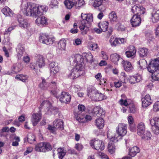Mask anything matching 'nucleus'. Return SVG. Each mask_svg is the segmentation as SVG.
Instances as JSON below:
<instances>
[{"label": "nucleus", "mask_w": 159, "mask_h": 159, "mask_svg": "<svg viewBox=\"0 0 159 159\" xmlns=\"http://www.w3.org/2000/svg\"><path fill=\"white\" fill-rule=\"evenodd\" d=\"M141 136L142 139L145 140H149L151 139V134L149 131H146L142 135H140Z\"/></svg>", "instance_id": "nucleus-45"}, {"label": "nucleus", "mask_w": 159, "mask_h": 159, "mask_svg": "<svg viewBox=\"0 0 159 159\" xmlns=\"http://www.w3.org/2000/svg\"><path fill=\"white\" fill-rule=\"evenodd\" d=\"M39 40L41 43L46 44H52L54 41V38H50L46 34L43 33L40 34Z\"/></svg>", "instance_id": "nucleus-9"}, {"label": "nucleus", "mask_w": 159, "mask_h": 159, "mask_svg": "<svg viewBox=\"0 0 159 159\" xmlns=\"http://www.w3.org/2000/svg\"><path fill=\"white\" fill-rule=\"evenodd\" d=\"M71 99L70 94L66 92H62L59 96V100L61 103H68L70 102Z\"/></svg>", "instance_id": "nucleus-10"}, {"label": "nucleus", "mask_w": 159, "mask_h": 159, "mask_svg": "<svg viewBox=\"0 0 159 159\" xmlns=\"http://www.w3.org/2000/svg\"><path fill=\"white\" fill-rule=\"evenodd\" d=\"M153 110L155 111H159V101L156 102L153 105Z\"/></svg>", "instance_id": "nucleus-61"}, {"label": "nucleus", "mask_w": 159, "mask_h": 159, "mask_svg": "<svg viewBox=\"0 0 159 159\" xmlns=\"http://www.w3.org/2000/svg\"><path fill=\"white\" fill-rule=\"evenodd\" d=\"M139 53L140 57H145L148 55V49L145 48H140L139 49Z\"/></svg>", "instance_id": "nucleus-38"}, {"label": "nucleus", "mask_w": 159, "mask_h": 159, "mask_svg": "<svg viewBox=\"0 0 159 159\" xmlns=\"http://www.w3.org/2000/svg\"><path fill=\"white\" fill-rule=\"evenodd\" d=\"M101 56L102 57V58L105 60H107L108 59V56L106 53L103 51L101 52Z\"/></svg>", "instance_id": "nucleus-62"}, {"label": "nucleus", "mask_w": 159, "mask_h": 159, "mask_svg": "<svg viewBox=\"0 0 159 159\" xmlns=\"http://www.w3.org/2000/svg\"><path fill=\"white\" fill-rule=\"evenodd\" d=\"M131 11L133 13H136V15H140L145 13V9L143 6L137 4L132 7Z\"/></svg>", "instance_id": "nucleus-12"}, {"label": "nucleus", "mask_w": 159, "mask_h": 159, "mask_svg": "<svg viewBox=\"0 0 159 159\" xmlns=\"http://www.w3.org/2000/svg\"><path fill=\"white\" fill-rule=\"evenodd\" d=\"M76 118L79 122L83 123L85 122L84 117L82 116H78Z\"/></svg>", "instance_id": "nucleus-60"}, {"label": "nucleus", "mask_w": 159, "mask_h": 159, "mask_svg": "<svg viewBox=\"0 0 159 159\" xmlns=\"http://www.w3.org/2000/svg\"><path fill=\"white\" fill-rule=\"evenodd\" d=\"M83 55L85 58L87 62L92 63L93 61V56L90 52L83 53Z\"/></svg>", "instance_id": "nucleus-36"}, {"label": "nucleus", "mask_w": 159, "mask_h": 159, "mask_svg": "<svg viewBox=\"0 0 159 159\" xmlns=\"http://www.w3.org/2000/svg\"><path fill=\"white\" fill-rule=\"evenodd\" d=\"M138 63L141 69H144L147 66V61L144 59H142L140 60L138 62Z\"/></svg>", "instance_id": "nucleus-48"}, {"label": "nucleus", "mask_w": 159, "mask_h": 159, "mask_svg": "<svg viewBox=\"0 0 159 159\" xmlns=\"http://www.w3.org/2000/svg\"><path fill=\"white\" fill-rule=\"evenodd\" d=\"M85 4L84 0H75V7L76 9L79 8Z\"/></svg>", "instance_id": "nucleus-42"}, {"label": "nucleus", "mask_w": 159, "mask_h": 159, "mask_svg": "<svg viewBox=\"0 0 159 159\" xmlns=\"http://www.w3.org/2000/svg\"><path fill=\"white\" fill-rule=\"evenodd\" d=\"M57 151L58 158L60 159H62L66 153L65 148L64 147H60L57 149Z\"/></svg>", "instance_id": "nucleus-24"}, {"label": "nucleus", "mask_w": 159, "mask_h": 159, "mask_svg": "<svg viewBox=\"0 0 159 159\" xmlns=\"http://www.w3.org/2000/svg\"><path fill=\"white\" fill-rule=\"evenodd\" d=\"M120 58V56L116 53L112 54L110 56V59L111 61L115 64H117V61Z\"/></svg>", "instance_id": "nucleus-41"}, {"label": "nucleus", "mask_w": 159, "mask_h": 159, "mask_svg": "<svg viewBox=\"0 0 159 159\" xmlns=\"http://www.w3.org/2000/svg\"><path fill=\"white\" fill-rule=\"evenodd\" d=\"M16 25H13L9 27L7 29H6L4 32V34H9L10 32L13 29H14Z\"/></svg>", "instance_id": "nucleus-58"}, {"label": "nucleus", "mask_w": 159, "mask_h": 159, "mask_svg": "<svg viewBox=\"0 0 159 159\" xmlns=\"http://www.w3.org/2000/svg\"><path fill=\"white\" fill-rule=\"evenodd\" d=\"M116 134H114L112 132L108 130L107 133V138L110 141L116 142L121 139L122 137L124 136L126 134L127 126L124 123H120L116 128Z\"/></svg>", "instance_id": "nucleus-2"}, {"label": "nucleus", "mask_w": 159, "mask_h": 159, "mask_svg": "<svg viewBox=\"0 0 159 159\" xmlns=\"http://www.w3.org/2000/svg\"><path fill=\"white\" fill-rule=\"evenodd\" d=\"M120 79L124 83H126L128 82V77L127 75L124 72H122L120 74Z\"/></svg>", "instance_id": "nucleus-47"}, {"label": "nucleus", "mask_w": 159, "mask_h": 159, "mask_svg": "<svg viewBox=\"0 0 159 159\" xmlns=\"http://www.w3.org/2000/svg\"><path fill=\"white\" fill-rule=\"evenodd\" d=\"M136 50L133 46H129L126 49V56L128 58H133L135 55Z\"/></svg>", "instance_id": "nucleus-13"}, {"label": "nucleus", "mask_w": 159, "mask_h": 159, "mask_svg": "<svg viewBox=\"0 0 159 159\" xmlns=\"http://www.w3.org/2000/svg\"><path fill=\"white\" fill-rule=\"evenodd\" d=\"M41 113H34L32 116L31 122L34 126H35L39 122L41 119Z\"/></svg>", "instance_id": "nucleus-19"}, {"label": "nucleus", "mask_w": 159, "mask_h": 159, "mask_svg": "<svg viewBox=\"0 0 159 159\" xmlns=\"http://www.w3.org/2000/svg\"><path fill=\"white\" fill-rule=\"evenodd\" d=\"M28 77L27 75L22 74L17 75L16 78L18 79L23 82H25L27 80Z\"/></svg>", "instance_id": "nucleus-51"}, {"label": "nucleus", "mask_w": 159, "mask_h": 159, "mask_svg": "<svg viewBox=\"0 0 159 159\" xmlns=\"http://www.w3.org/2000/svg\"><path fill=\"white\" fill-rule=\"evenodd\" d=\"M75 148L78 151H80L83 149V147L81 144L77 143L75 144Z\"/></svg>", "instance_id": "nucleus-64"}, {"label": "nucleus", "mask_w": 159, "mask_h": 159, "mask_svg": "<svg viewBox=\"0 0 159 159\" xmlns=\"http://www.w3.org/2000/svg\"><path fill=\"white\" fill-rule=\"evenodd\" d=\"M2 12L7 16H11L12 15L11 10L7 7H5L2 10Z\"/></svg>", "instance_id": "nucleus-40"}, {"label": "nucleus", "mask_w": 159, "mask_h": 159, "mask_svg": "<svg viewBox=\"0 0 159 159\" xmlns=\"http://www.w3.org/2000/svg\"><path fill=\"white\" fill-rule=\"evenodd\" d=\"M95 123L98 128L102 129L104 126V120L102 118H98L95 120Z\"/></svg>", "instance_id": "nucleus-32"}, {"label": "nucleus", "mask_w": 159, "mask_h": 159, "mask_svg": "<svg viewBox=\"0 0 159 159\" xmlns=\"http://www.w3.org/2000/svg\"><path fill=\"white\" fill-rule=\"evenodd\" d=\"M64 4L66 7L67 9H70L74 6L75 0H66L64 2Z\"/></svg>", "instance_id": "nucleus-31"}, {"label": "nucleus", "mask_w": 159, "mask_h": 159, "mask_svg": "<svg viewBox=\"0 0 159 159\" xmlns=\"http://www.w3.org/2000/svg\"><path fill=\"white\" fill-rule=\"evenodd\" d=\"M151 20L153 23H156L159 21V10L153 11L151 13Z\"/></svg>", "instance_id": "nucleus-20"}, {"label": "nucleus", "mask_w": 159, "mask_h": 159, "mask_svg": "<svg viewBox=\"0 0 159 159\" xmlns=\"http://www.w3.org/2000/svg\"><path fill=\"white\" fill-rule=\"evenodd\" d=\"M149 72L152 74V79L155 81H159V58L151 61L148 66Z\"/></svg>", "instance_id": "nucleus-3"}, {"label": "nucleus", "mask_w": 159, "mask_h": 159, "mask_svg": "<svg viewBox=\"0 0 159 159\" xmlns=\"http://www.w3.org/2000/svg\"><path fill=\"white\" fill-rule=\"evenodd\" d=\"M90 145L92 148L98 150H103L105 148L104 143L100 140H91L90 142Z\"/></svg>", "instance_id": "nucleus-8"}, {"label": "nucleus", "mask_w": 159, "mask_h": 159, "mask_svg": "<svg viewBox=\"0 0 159 159\" xmlns=\"http://www.w3.org/2000/svg\"><path fill=\"white\" fill-rule=\"evenodd\" d=\"M92 113L98 117L103 116L105 114V112L103 109L99 106L94 107L91 110Z\"/></svg>", "instance_id": "nucleus-14"}, {"label": "nucleus", "mask_w": 159, "mask_h": 159, "mask_svg": "<svg viewBox=\"0 0 159 159\" xmlns=\"http://www.w3.org/2000/svg\"><path fill=\"white\" fill-rule=\"evenodd\" d=\"M49 69L51 74L54 76L59 71V67L57 62H49Z\"/></svg>", "instance_id": "nucleus-11"}, {"label": "nucleus", "mask_w": 159, "mask_h": 159, "mask_svg": "<svg viewBox=\"0 0 159 159\" xmlns=\"http://www.w3.org/2000/svg\"><path fill=\"white\" fill-rule=\"evenodd\" d=\"M142 106L146 107L150 105L152 102L150 95L147 94L142 98Z\"/></svg>", "instance_id": "nucleus-15"}, {"label": "nucleus", "mask_w": 159, "mask_h": 159, "mask_svg": "<svg viewBox=\"0 0 159 159\" xmlns=\"http://www.w3.org/2000/svg\"><path fill=\"white\" fill-rule=\"evenodd\" d=\"M84 59L82 56L79 54H76L72 58L71 60V64L75 66L74 68H77V71L81 75H82L84 72L83 70Z\"/></svg>", "instance_id": "nucleus-5"}, {"label": "nucleus", "mask_w": 159, "mask_h": 159, "mask_svg": "<svg viewBox=\"0 0 159 159\" xmlns=\"http://www.w3.org/2000/svg\"><path fill=\"white\" fill-rule=\"evenodd\" d=\"M58 1L57 0H51L49 4L50 7L52 8L57 6Z\"/></svg>", "instance_id": "nucleus-55"}, {"label": "nucleus", "mask_w": 159, "mask_h": 159, "mask_svg": "<svg viewBox=\"0 0 159 159\" xmlns=\"http://www.w3.org/2000/svg\"><path fill=\"white\" fill-rule=\"evenodd\" d=\"M48 7L45 5L39 6L35 3L23 1L21 5L20 13L28 16L38 17L35 20V23L38 26L48 24L47 19L44 16H39L46 12Z\"/></svg>", "instance_id": "nucleus-1"}, {"label": "nucleus", "mask_w": 159, "mask_h": 159, "mask_svg": "<svg viewBox=\"0 0 159 159\" xmlns=\"http://www.w3.org/2000/svg\"><path fill=\"white\" fill-rule=\"evenodd\" d=\"M139 149L136 146L133 147L130 149L129 155L131 157L135 156L136 154L139 152Z\"/></svg>", "instance_id": "nucleus-30"}, {"label": "nucleus", "mask_w": 159, "mask_h": 159, "mask_svg": "<svg viewBox=\"0 0 159 159\" xmlns=\"http://www.w3.org/2000/svg\"><path fill=\"white\" fill-rule=\"evenodd\" d=\"M115 146L109 143L108 145V151L111 154H113L115 152Z\"/></svg>", "instance_id": "nucleus-53"}, {"label": "nucleus", "mask_w": 159, "mask_h": 159, "mask_svg": "<svg viewBox=\"0 0 159 159\" xmlns=\"http://www.w3.org/2000/svg\"><path fill=\"white\" fill-rule=\"evenodd\" d=\"M106 98V97L103 94L98 92V91L94 97V101H98Z\"/></svg>", "instance_id": "nucleus-34"}, {"label": "nucleus", "mask_w": 159, "mask_h": 159, "mask_svg": "<svg viewBox=\"0 0 159 159\" xmlns=\"http://www.w3.org/2000/svg\"><path fill=\"white\" fill-rule=\"evenodd\" d=\"M137 133L139 135H142L145 132V126L144 124L142 122L139 123L137 126Z\"/></svg>", "instance_id": "nucleus-22"}, {"label": "nucleus", "mask_w": 159, "mask_h": 159, "mask_svg": "<svg viewBox=\"0 0 159 159\" xmlns=\"http://www.w3.org/2000/svg\"><path fill=\"white\" fill-rule=\"evenodd\" d=\"M108 25V21H103L99 23L98 26L103 32L107 31Z\"/></svg>", "instance_id": "nucleus-33"}, {"label": "nucleus", "mask_w": 159, "mask_h": 159, "mask_svg": "<svg viewBox=\"0 0 159 159\" xmlns=\"http://www.w3.org/2000/svg\"><path fill=\"white\" fill-rule=\"evenodd\" d=\"M97 91L94 88H89L87 89V95L92 100H94Z\"/></svg>", "instance_id": "nucleus-28"}, {"label": "nucleus", "mask_w": 159, "mask_h": 159, "mask_svg": "<svg viewBox=\"0 0 159 159\" xmlns=\"http://www.w3.org/2000/svg\"><path fill=\"white\" fill-rule=\"evenodd\" d=\"M28 142L30 144L34 143L35 141V138L34 135L32 133H29L27 135Z\"/></svg>", "instance_id": "nucleus-44"}, {"label": "nucleus", "mask_w": 159, "mask_h": 159, "mask_svg": "<svg viewBox=\"0 0 159 159\" xmlns=\"http://www.w3.org/2000/svg\"><path fill=\"white\" fill-rule=\"evenodd\" d=\"M93 2V6L94 7H97L102 5L103 0H91Z\"/></svg>", "instance_id": "nucleus-52"}, {"label": "nucleus", "mask_w": 159, "mask_h": 159, "mask_svg": "<svg viewBox=\"0 0 159 159\" xmlns=\"http://www.w3.org/2000/svg\"><path fill=\"white\" fill-rule=\"evenodd\" d=\"M76 68H73L71 70L70 73L68 75V76L70 79H74L77 78L80 76L81 75L77 71Z\"/></svg>", "instance_id": "nucleus-27"}, {"label": "nucleus", "mask_w": 159, "mask_h": 159, "mask_svg": "<svg viewBox=\"0 0 159 159\" xmlns=\"http://www.w3.org/2000/svg\"><path fill=\"white\" fill-rule=\"evenodd\" d=\"M128 106L129 108V112L134 113L136 110V108L134 105L133 104L129 103L128 104Z\"/></svg>", "instance_id": "nucleus-56"}, {"label": "nucleus", "mask_w": 159, "mask_h": 159, "mask_svg": "<svg viewBox=\"0 0 159 159\" xmlns=\"http://www.w3.org/2000/svg\"><path fill=\"white\" fill-rule=\"evenodd\" d=\"M111 45L112 47H116L119 44V40L118 38H115L113 36H111L109 40Z\"/></svg>", "instance_id": "nucleus-37"}, {"label": "nucleus", "mask_w": 159, "mask_h": 159, "mask_svg": "<svg viewBox=\"0 0 159 159\" xmlns=\"http://www.w3.org/2000/svg\"><path fill=\"white\" fill-rule=\"evenodd\" d=\"M37 64L40 68L42 67L45 65V61L43 56L38 55L37 56Z\"/></svg>", "instance_id": "nucleus-29"}, {"label": "nucleus", "mask_w": 159, "mask_h": 159, "mask_svg": "<svg viewBox=\"0 0 159 159\" xmlns=\"http://www.w3.org/2000/svg\"><path fill=\"white\" fill-rule=\"evenodd\" d=\"M139 16L136 15L133 16L130 21L132 26L134 27L139 25L141 23V19Z\"/></svg>", "instance_id": "nucleus-16"}, {"label": "nucleus", "mask_w": 159, "mask_h": 159, "mask_svg": "<svg viewBox=\"0 0 159 159\" xmlns=\"http://www.w3.org/2000/svg\"><path fill=\"white\" fill-rule=\"evenodd\" d=\"M123 65L125 70L126 71H130L132 70L133 67L131 63L128 61H123Z\"/></svg>", "instance_id": "nucleus-25"}, {"label": "nucleus", "mask_w": 159, "mask_h": 159, "mask_svg": "<svg viewBox=\"0 0 159 159\" xmlns=\"http://www.w3.org/2000/svg\"><path fill=\"white\" fill-rule=\"evenodd\" d=\"M20 70V69L16 65H14L11 68V72H8L7 74L9 75H12L17 74Z\"/></svg>", "instance_id": "nucleus-43"}, {"label": "nucleus", "mask_w": 159, "mask_h": 159, "mask_svg": "<svg viewBox=\"0 0 159 159\" xmlns=\"http://www.w3.org/2000/svg\"><path fill=\"white\" fill-rule=\"evenodd\" d=\"M39 86L42 89L45 90L48 89V87L52 88L53 89L51 90V94L54 95L55 97H57V93L58 92V90L57 89L56 83L54 82H52L50 84V85L46 82L45 80L43 79H42V83L39 85Z\"/></svg>", "instance_id": "nucleus-6"}, {"label": "nucleus", "mask_w": 159, "mask_h": 159, "mask_svg": "<svg viewBox=\"0 0 159 159\" xmlns=\"http://www.w3.org/2000/svg\"><path fill=\"white\" fill-rule=\"evenodd\" d=\"M150 124H152V125H158L159 127V118L155 117L152 118L150 119L149 120Z\"/></svg>", "instance_id": "nucleus-49"}, {"label": "nucleus", "mask_w": 159, "mask_h": 159, "mask_svg": "<svg viewBox=\"0 0 159 159\" xmlns=\"http://www.w3.org/2000/svg\"><path fill=\"white\" fill-rule=\"evenodd\" d=\"M66 45V41L63 39L60 40L58 43V48L61 50H65Z\"/></svg>", "instance_id": "nucleus-35"}, {"label": "nucleus", "mask_w": 159, "mask_h": 159, "mask_svg": "<svg viewBox=\"0 0 159 159\" xmlns=\"http://www.w3.org/2000/svg\"><path fill=\"white\" fill-rule=\"evenodd\" d=\"M81 89V88L79 85H76L72 89L71 91L73 93H76L80 91Z\"/></svg>", "instance_id": "nucleus-57"}, {"label": "nucleus", "mask_w": 159, "mask_h": 159, "mask_svg": "<svg viewBox=\"0 0 159 159\" xmlns=\"http://www.w3.org/2000/svg\"><path fill=\"white\" fill-rule=\"evenodd\" d=\"M119 103L122 106H126L128 105L129 103V102L127 99H123L122 98L119 101Z\"/></svg>", "instance_id": "nucleus-54"}, {"label": "nucleus", "mask_w": 159, "mask_h": 159, "mask_svg": "<svg viewBox=\"0 0 159 159\" xmlns=\"http://www.w3.org/2000/svg\"><path fill=\"white\" fill-rule=\"evenodd\" d=\"M142 80L140 75L136 74L134 75L129 76L128 77V81L131 84H134L139 82Z\"/></svg>", "instance_id": "nucleus-17"}, {"label": "nucleus", "mask_w": 159, "mask_h": 159, "mask_svg": "<svg viewBox=\"0 0 159 159\" xmlns=\"http://www.w3.org/2000/svg\"><path fill=\"white\" fill-rule=\"evenodd\" d=\"M98 47V44L96 43H93L91 44L89 46V49L91 50L94 51Z\"/></svg>", "instance_id": "nucleus-59"}, {"label": "nucleus", "mask_w": 159, "mask_h": 159, "mask_svg": "<svg viewBox=\"0 0 159 159\" xmlns=\"http://www.w3.org/2000/svg\"><path fill=\"white\" fill-rule=\"evenodd\" d=\"M81 17L82 20L80 28L82 34L84 35L86 34L89 30V27L90 25V23L93 20V17L91 14H87L83 13L81 14Z\"/></svg>", "instance_id": "nucleus-4"}, {"label": "nucleus", "mask_w": 159, "mask_h": 159, "mask_svg": "<svg viewBox=\"0 0 159 159\" xmlns=\"http://www.w3.org/2000/svg\"><path fill=\"white\" fill-rule=\"evenodd\" d=\"M16 51L17 53V56L18 59L21 58L25 52L24 47L21 44H19L17 48Z\"/></svg>", "instance_id": "nucleus-26"}, {"label": "nucleus", "mask_w": 159, "mask_h": 159, "mask_svg": "<svg viewBox=\"0 0 159 159\" xmlns=\"http://www.w3.org/2000/svg\"><path fill=\"white\" fill-rule=\"evenodd\" d=\"M17 18L18 22L19 23V26H20L25 28H27L28 27L29 25L27 22V20L25 19H23L22 18V16L20 15H18L17 16Z\"/></svg>", "instance_id": "nucleus-18"}, {"label": "nucleus", "mask_w": 159, "mask_h": 159, "mask_svg": "<svg viewBox=\"0 0 159 159\" xmlns=\"http://www.w3.org/2000/svg\"><path fill=\"white\" fill-rule=\"evenodd\" d=\"M52 147L50 144L47 142H41L36 144L35 150L38 152H46L50 150Z\"/></svg>", "instance_id": "nucleus-7"}, {"label": "nucleus", "mask_w": 159, "mask_h": 159, "mask_svg": "<svg viewBox=\"0 0 159 159\" xmlns=\"http://www.w3.org/2000/svg\"><path fill=\"white\" fill-rule=\"evenodd\" d=\"M43 106H46L47 107L48 112L47 113L48 114H50L53 111V108L51 106V103L48 100L44 101L42 103L40 107H42Z\"/></svg>", "instance_id": "nucleus-21"}, {"label": "nucleus", "mask_w": 159, "mask_h": 159, "mask_svg": "<svg viewBox=\"0 0 159 159\" xmlns=\"http://www.w3.org/2000/svg\"><path fill=\"white\" fill-rule=\"evenodd\" d=\"M53 126H54L56 129H62L63 128V122L61 120L56 119L53 122Z\"/></svg>", "instance_id": "nucleus-23"}, {"label": "nucleus", "mask_w": 159, "mask_h": 159, "mask_svg": "<svg viewBox=\"0 0 159 159\" xmlns=\"http://www.w3.org/2000/svg\"><path fill=\"white\" fill-rule=\"evenodd\" d=\"M151 126L152 132L155 134L157 135L159 134V127L155 125H152L150 124Z\"/></svg>", "instance_id": "nucleus-50"}, {"label": "nucleus", "mask_w": 159, "mask_h": 159, "mask_svg": "<svg viewBox=\"0 0 159 159\" xmlns=\"http://www.w3.org/2000/svg\"><path fill=\"white\" fill-rule=\"evenodd\" d=\"M11 137L13 139H12L13 140H15V141L13 142L12 143V146H17L19 145L18 142L20 141V138L17 136H15L14 135H12L11 136Z\"/></svg>", "instance_id": "nucleus-46"}, {"label": "nucleus", "mask_w": 159, "mask_h": 159, "mask_svg": "<svg viewBox=\"0 0 159 159\" xmlns=\"http://www.w3.org/2000/svg\"><path fill=\"white\" fill-rule=\"evenodd\" d=\"M33 150V148L31 147H28L27 148V149L24 152V155L25 156L27 155L28 154L31 153Z\"/></svg>", "instance_id": "nucleus-63"}, {"label": "nucleus", "mask_w": 159, "mask_h": 159, "mask_svg": "<svg viewBox=\"0 0 159 159\" xmlns=\"http://www.w3.org/2000/svg\"><path fill=\"white\" fill-rule=\"evenodd\" d=\"M109 18L111 22L112 23L116 22L117 21V18L115 12L112 11L109 15Z\"/></svg>", "instance_id": "nucleus-39"}]
</instances>
